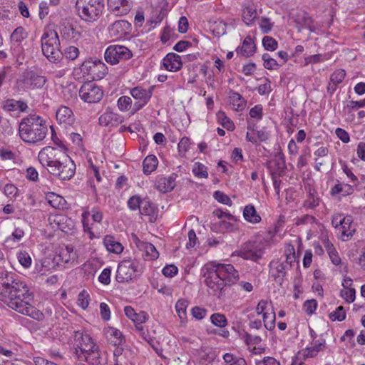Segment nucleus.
I'll list each match as a JSON object with an SVG mask.
<instances>
[{
    "label": "nucleus",
    "mask_w": 365,
    "mask_h": 365,
    "mask_svg": "<svg viewBox=\"0 0 365 365\" xmlns=\"http://www.w3.org/2000/svg\"><path fill=\"white\" fill-rule=\"evenodd\" d=\"M16 274L0 271V300L13 310L41 322L44 314L31 305L34 294L27 285L15 278Z\"/></svg>",
    "instance_id": "f257e3e1"
},
{
    "label": "nucleus",
    "mask_w": 365,
    "mask_h": 365,
    "mask_svg": "<svg viewBox=\"0 0 365 365\" xmlns=\"http://www.w3.org/2000/svg\"><path fill=\"white\" fill-rule=\"evenodd\" d=\"M38 159L49 173L62 180H70L75 174L76 165L71 158L61 150L51 146L41 150Z\"/></svg>",
    "instance_id": "f03ea898"
},
{
    "label": "nucleus",
    "mask_w": 365,
    "mask_h": 365,
    "mask_svg": "<svg viewBox=\"0 0 365 365\" xmlns=\"http://www.w3.org/2000/svg\"><path fill=\"white\" fill-rule=\"evenodd\" d=\"M206 286L215 294L222 293L227 286L235 284L239 279V273L231 264L209 262L202 268Z\"/></svg>",
    "instance_id": "7ed1b4c3"
},
{
    "label": "nucleus",
    "mask_w": 365,
    "mask_h": 365,
    "mask_svg": "<svg viewBox=\"0 0 365 365\" xmlns=\"http://www.w3.org/2000/svg\"><path fill=\"white\" fill-rule=\"evenodd\" d=\"M48 127L46 120L37 115H29L21 119L19 126L20 138L28 143H38L46 136Z\"/></svg>",
    "instance_id": "20e7f679"
},
{
    "label": "nucleus",
    "mask_w": 365,
    "mask_h": 365,
    "mask_svg": "<svg viewBox=\"0 0 365 365\" xmlns=\"http://www.w3.org/2000/svg\"><path fill=\"white\" fill-rule=\"evenodd\" d=\"M75 354L81 361L96 365L100 363V352L98 346L93 341L87 333L75 331L73 334Z\"/></svg>",
    "instance_id": "39448f33"
},
{
    "label": "nucleus",
    "mask_w": 365,
    "mask_h": 365,
    "mask_svg": "<svg viewBox=\"0 0 365 365\" xmlns=\"http://www.w3.org/2000/svg\"><path fill=\"white\" fill-rule=\"evenodd\" d=\"M41 50L47 59L54 63H59L63 58V52L60 49V40L56 31L46 29L41 38Z\"/></svg>",
    "instance_id": "423d86ee"
},
{
    "label": "nucleus",
    "mask_w": 365,
    "mask_h": 365,
    "mask_svg": "<svg viewBox=\"0 0 365 365\" xmlns=\"http://www.w3.org/2000/svg\"><path fill=\"white\" fill-rule=\"evenodd\" d=\"M76 6L83 20L93 21L101 14L104 2L103 0H77Z\"/></svg>",
    "instance_id": "0eeeda50"
},
{
    "label": "nucleus",
    "mask_w": 365,
    "mask_h": 365,
    "mask_svg": "<svg viewBox=\"0 0 365 365\" xmlns=\"http://www.w3.org/2000/svg\"><path fill=\"white\" fill-rule=\"evenodd\" d=\"M83 76H88L92 81H98L103 78L108 73L107 66L101 61L88 59L83 61L80 67Z\"/></svg>",
    "instance_id": "6e6552de"
},
{
    "label": "nucleus",
    "mask_w": 365,
    "mask_h": 365,
    "mask_svg": "<svg viewBox=\"0 0 365 365\" xmlns=\"http://www.w3.org/2000/svg\"><path fill=\"white\" fill-rule=\"evenodd\" d=\"M139 272V263L137 260L123 259L118 265L115 279L120 283L129 282L136 278Z\"/></svg>",
    "instance_id": "1a4fd4ad"
},
{
    "label": "nucleus",
    "mask_w": 365,
    "mask_h": 365,
    "mask_svg": "<svg viewBox=\"0 0 365 365\" xmlns=\"http://www.w3.org/2000/svg\"><path fill=\"white\" fill-rule=\"evenodd\" d=\"M132 57L133 53L131 51L121 45H110L106 48L104 53L105 60L111 65L118 64Z\"/></svg>",
    "instance_id": "9d476101"
},
{
    "label": "nucleus",
    "mask_w": 365,
    "mask_h": 365,
    "mask_svg": "<svg viewBox=\"0 0 365 365\" xmlns=\"http://www.w3.org/2000/svg\"><path fill=\"white\" fill-rule=\"evenodd\" d=\"M103 96V91L93 81H89L84 83L79 90L80 98L88 103L99 102L102 99Z\"/></svg>",
    "instance_id": "9b49d317"
},
{
    "label": "nucleus",
    "mask_w": 365,
    "mask_h": 365,
    "mask_svg": "<svg viewBox=\"0 0 365 365\" xmlns=\"http://www.w3.org/2000/svg\"><path fill=\"white\" fill-rule=\"evenodd\" d=\"M235 253L237 256L244 259L257 262L262 258L264 251L262 246L259 243L249 241L244 243Z\"/></svg>",
    "instance_id": "f8f14e48"
},
{
    "label": "nucleus",
    "mask_w": 365,
    "mask_h": 365,
    "mask_svg": "<svg viewBox=\"0 0 365 365\" xmlns=\"http://www.w3.org/2000/svg\"><path fill=\"white\" fill-rule=\"evenodd\" d=\"M269 274L271 278L278 284L282 285L287 275V271L289 268V264H287L281 259H274L269 264Z\"/></svg>",
    "instance_id": "ddd939ff"
},
{
    "label": "nucleus",
    "mask_w": 365,
    "mask_h": 365,
    "mask_svg": "<svg viewBox=\"0 0 365 365\" xmlns=\"http://www.w3.org/2000/svg\"><path fill=\"white\" fill-rule=\"evenodd\" d=\"M21 81L26 88L35 90L42 88L48 80L45 76L40 75L34 71H29L23 73Z\"/></svg>",
    "instance_id": "4468645a"
},
{
    "label": "nucleus",
    "mask_w": 365,
    "mask_h": 365,
    "mask_svg": "<svg viewBox=\"0 0 365 365\" xmlns=\"http://www.w3.org/2000/svg\"><path fill=\"white\" fill-rule=\"evenodd\" d=\"M130 93L133 98L138 100L133 106V113L137 112L145 106L152 96L150 89L147 90L141 86L132 88Z\"/></svg>",
    "instance_id": "2eb2a0df"
},
{
    "label": "nucleus",
    "mask_w": 365,
    "mask_h": 365,
    "mask_svg": "<svg viewBox=\"0 0 365 365\" xmlns=\"http://www.w3.org/2000/svg\"><path fill=\"white\" fill-rule=\"evenodd\" d=\"M131 30V24L125 20H118L108 27L109 34L115 38H120L128 34Z\"/></svg>",
    "instance_id": "dca6fc26"
},
{
    "label": "nucleus",
    "mask_w": 365,
    "mask_h": 365,
    "mask_svg": "<svg viewBox=\"0 0 365 365\" xmlns=\"http://www.w3.org/2000/svg\"><path fill=\"white\" fill-rule=\"evenodd\" d=\"M56 118L58 123L66 128L73 124L75 116L72 110L64 106L59 107L56 112Z\"/></svg>",
    "instance_id": "f3484780"
},
{
    "label": "nucleus",
    "mask_w": 365,
    "mask_h": 365,
    "mask_svg": "<svg viewBox=\"0 0 365 365\" xmlns=\"http://www.w3.org/2000/svg\"><path fill=\"white\" fill-rule=\"evenodd\" d=\"M123 121V118L121 115L108 110L98 118L99 124L105 127H116Z\"/></svg>",
    "instance_id": "a211bd4d"
},
{
    "label": "nucleus",
    "mask_w": 365,
    "mask_h": 365,
    "mask_svg": "<svg viewBox=\"0 0 365 365\" xmlns=\"http://www.w3.org/2000/svg\"><path fill=\"white\" fill-rule=\"evenodd\" d=\"M163 66L169 71L176 72L182 66L181 57L175 53H169L163 58Z\"/></svg>",
    "instance_id": "6ab92c4d"
},
{
    "label": "nucleus",
    "mask_w": 365,
    "mask_h": 365,
    "mask_svg": "<svg viewBox=\"0 0 365 365\" xmlns=\"http://www.w3.org/2000/svg\"><path fill=\"white\" fill-rule=\"evenodd\" d=\"M28 37V33L23 26H19L14 29L10 36L11 48L14 46V49H17L19 52L23 51L21 46L23 41Z\"/></svg>",
    "instance_id": "aec40b11"
},
{
    "label": "nucleus",
    "mask_w": 365,
    "mask_h": 365,
    "mask_svg": "<svg viewBox=\"0 0 365 365\" xmlns=\"http://www.w3.org/2000/svg\"><path fill=\"white\" fill-rule=\"evenodd\" d=\"M28 105L26 101H18L14 98H9L4 102L3 108L6 111L14 112H26L28 109Z\"/></svg>",
    "instance_id": "412c9836"
},
{
    "label": "nucleus",
    "mask_w": 365,
    "mask_h": 365,
    "mask_svg": "<svg viewBox=\"0 0 365 365\" xmlns=\"http://www.w3.org/2000/svg\"><path fill=\"white\" fill-rule=\"evenodd\" d=\"M125 316L131 319L135 324H143L148 319V314L144 311L137 313L131 306H125L124 308Z\"/></svg>",
    "instance_id": "4be33fe9"
},
{
    "label": "nucleus",
    "mask_w": 365,
    "mask_h": 365,
    "mask_svg": "<svg viewBox=\"0 0 365 365\" xmlns=\"http://www.w3.org/2000/svg\"><path fill=\"white\" fill-rule=\"evenodd\" d=\"M176 178L177 175L174 173L168 177L160 178L157 181L158 190L163 192H168L173 190L176 185Z\"/></svg>",
    "instance_id": "5701e85b"
},
{
    "label": "nucleus",
    "mask_w": 365,
    "mask_h": 365,
    "mask_svg": "<svg viewBox=\"0 0 365 365\" xmlns=\"http://www.w3.org/2000/svg\"><path fill=\"white\" fill-rule=\"evenodd\" d=\"M215 357V352L212 348L201 347L197 351V360L202 365H211Z\"/></svg>",
    "instance_id": "b1692460"
},
{
    "label": "nucleus",
    "mask_w": 365,
    "mask_h": 365,
    "mask_svg": "<svg viewBox=\"0 0 365 365\" xmlns=\"http://www.w3.org/2000/svg\"><path fill=\"white\" fill-rule=\"evenodd\" d=\"M128 4V0H108L109 8L113 12H116L115 15L127 14L130 10Z\"/></svg>",
    "instance_id": "393cba45"
},
{
    "label": "nucleus",
    "mask_w": 365,
    "mask_h": 365,
    "mask_svg": "<svg viewBox=\"0 0 365 365\" xmlns=\"http://www.w3.org/2000/svg\"><path fill=\"white\" fill-rule=\"evenodd\" d=\"M103 245L106 250L111 253L120 254L123 251V246L110 235H106L103 239Z\"/></svg>",
    "instance_id": "a878e982"
},
{
    "label": "nucleus",
    "mask_w": 365,
    "mask_h": 365,
    "mask_svg": "<svg viewBox=\"0 0 365 365\" xmlns=\"http://www.w3.org/2000/svg\"><path fill=\"white\" fill-rule=\"evenodd\" d=\"M60 33L61 36L66 39H77L81 36L80 31L69 23H63L61 25Z\"/></svg>",
    "instance_id": "bb28decb"
},
{
    "label": "nucleus",
    "mask_w": 365,
    "mask_h": 365,
    "mask_svg": "<svg viewBox=\"0 0 365 365\" xmlns=\"http://www.w3.org/2000/svg\"><path fill=\"white\" fill-rule=\"evenodd\" d=\"M256 46L252 40L250 36L245 38L242 46L237 50L238 54H240L245 57H250L255 53Z\"/></svg>",
    "instance_id": "cd10ccee"
},
{
    "label": "nucleus",
    "mask_w": 365,
    "mask_h": 365,
    "mask_svg": "<svg viewBox=\"0 0 365 365\" xmlns=\"http://www.w3.org/2000/svg\"><path fill=\"white\" fill-rule=\"evenodd\" d=\"M106 336L114 346L122 344L125 341V338L122 333L114 327H108L105 330Z\"/></svg>",
    "instance_id": "c85d7f7f"
},
{
    "label": "nucleus",
    "mask_w": 365,
    "mask_h": 365,
    "mask_svg": "<svg viewBox=\"0 0 365 365\" xmlns=\"http://www.w3.org/2000/svg\"><path fill=\"white\" fill-rule=\"evenodd\" d=\"M229 103L235 110H242L246 106V101L238 93L231 91L229 93Z\"/></svg>",
    "instance_id": "c756f323"
},
{
    "label": "nucleus",
    "mask_w": 365,
    "mask_h": 365,
    "mask_svg": "<svg viewBox=\"0 0 365 365\" xmlns=\"http://www.w3.org/2000/svg\"><path fill=\"white\" fill-rule=\"evenodd\" d=\"M243 217L246 221L252 224L258 223L262 220L260 215L257 213L252 205H248L245 207Z\"/></svg>",
    "instance_id": "7c9ffc66"
},
{
    "label": "nucleus",
    "mask_w": 365,
    "mask_h": 365,
    "mask_svg": "<svg viewBox=\"0 0 365 365\" xmlns=\"http://www.w3.org/2000/svg\"><path fill=\"white\" fill-rule=\"evenodd\" d=\"M59 260L62 262L68 264L73 262L76 259V254L71 246H65L61 247L58 254Z\"/></svg>",
    "instance_id": "2f4dec72"
},
{
    "label": "nucleus",
    "mask_w": 365,
    "mask_h": 365,
    "mask_svg": "<svg viewBox=\"0 0 365 365\" xmlns=\"http://www.w3.org/2000/svg\"><path fill=\"white\" fill-rule=\"evenodd\" d=\"M213 215L216 216L218 219L222 220L220 221L221 231H223L224 230H228L232 227V225L230 222H227L224 220V219H227L229 220L234 219V216L230 213L225 212L222 210L217 209L213 212Z\"/></svg>",
    "instance_id": "473e14b6"
},
{
    "label": "nucleus",
    "mask_w": 365,
    "mask_h": 365,
    "mask_svg": "<svg viewBox=\"0 0 365 365\" xmlns=\"http://www.w3.org/2000/svg\"><path fill=\"white\" fill-rule=\"evenodd\" d=\"M158 159L153 155H150L147 156L143 163V173L146 175L150 174L153 171H154L158 166Z\"/></svg>",
    "instance_id": "72a5a7b5"
},
{
    "label": "nucleus",
    "mask_w": 365,
    "mask_h": 365,
    "mask_svg": "<svg viewBox=\"0 0 365 365\" xmlns=\"http://www.w3.org/2000/svg\"><path fill=\"white\" fill-rule=\"evenodd\" d=\"M46 199L48 204L56 209H63L66 205L64 198L53 192L48 193Z\"/></svg>",
    "instance_id": "f704fd0d"
},
{
    "label": "nucleus",
    "mask_w": 365,
    "mask_h": 365,
    "mask_svg": "<svg viewBox=\"0 0 365 365\" xmlns=\"http://www.w3.org/2000/svg\"><path fill=\"white\" fill-rule=\"evenodd\" d=\"M354 188L348 184H336L331 190V195H336L342 193L343 195H349L353 193Z\"/></svg>",
    "instance_id": "c9c22d12"
},
{
    "label": "nucleus",
    "mask_w": 365,
    "mask_h": 365,
    "mask_svg": "<svg viewBox=\"0 0 365 365\" xmlns=\"http://www.w3.org/2000/svg\"><path fill=\"white\" fill-rule=\"evenodd\" d=\"M324 344L325 340L322 339L321 342L315 344L311 347H307L305 350L301 351L304 355V359L312 358L316 356L317 353L322 349V347L324 346Z\"/></svg>",
    "instance_id": "e433bc0d"
},
{
    "label": "nucleus",
    "mask_w": 365,
    "mask_h": 365,
    "mask_svg": "<svg viewBox=\"0 0 365 365\" xmlns=\"http://www.w3.org/2000/svg\"><path fill=\"white\" fill-rule=\"evenodd\" d=\"M257 16V10L252 6H247L243 9L242 19L247 25L252 24Z\"/></svg>",
    "instance_id": "4c0bfd02"
},
{
    "label": "nucleus",
    "mask_w": 365,
    "mask_h": 365,
    "mask_svg": "<svg viewBox=\"0 0 365 365\" xmlns=\"http://www.w3.org/2000/svg\"><path fill=\"white\" fill-rule=\"evenodd\" d=\"M352 222L353 218L351 216H343L341 214H335L331 220V224L336 228H339L341 225H348Z\"/></svg>",
    "instance_id": "58836bf2"
},
{
    "label": "nucleus",
    "mask_w": 365,
    "mask_h": 365,
    "mask_svg": "<svg viewBox=\"0 0 365 365\" xmlns=\"http://www.w3.org/2000/svg\"><path fill=\"white\" fill-rule=\"evenodd\" d=\"M139 211L141 215H148L150 217H153L155 215V206L148 199L143 200Z\"/></svg>",
    "instance_id": "ea45409f"
},
{
    "label": "nucleus",
    "mask_w": 365,
    "mask_h": 365,
    "mask_svg": "<svg viewBox=\"0 0 365 365\" xmlns=\"http://www.w3.org/2000/svg\"><path fill=\"white\" fill-rule=\"evenodd\" d=\"M262 58L264 61V66L267 69L277 70L282 66V63H279L276 59L272 58L269 53H264Z\"/></svg>",
    "instance_id": "a19ab883"
},
{
    "label": "nucleus",
    "mask_w": 365,
    "mask_h": 365,
    "mask_svg": "<svg viewBox=\"0 0 365 365\" xmlns=\"http://www.w3.org/2000/svg\"><path fill=\"white\" fill-rule=\"evenodd\" d=\"M141 245L140 250L144 251L150 259H155L158 257L159 253L153 244L145 242L144 244Z\"/></svg>",
    "instance_id": "79ce46f5"
},
{
    "label": "nucleus",
    "mask_w": 365,
    "mask_h": 365,
    "mask_svg": "<svg viewBox=\"0 0 365 365\" xmlns=\"http://www.w3.org/2000/svg\"><path fill=\"white\" fill-rule=\"evenodd\" d=\"M284 255L286 259L284 260L287 264H289V267H292L294 264L296 262V255H295V250L293 245H288L285 247Z\"/></svg>",
    "instance_id": "37998d69"
},
{
    "label": "nucleus",
    "mask_w": 365,
    "mask_h": 365,
    "mask_svg": "<svg viewBox=\"0 0 365 365\" xmlns=\"http://www.w3.org/2000/svg\"><path fill=\"white\" fill-rule=\"evenodd\" d=\"M210 321L215 326L223 328L227 325V320L223 314L214 313L210 317Z\"/></svg>",
    "instance_id": "c03bdc74"
},
{
    "label": "nucleus",
    "mask_w": 365,
    "mask_h": 365,
    "mask_svg": "<svg viewBox=\"0 0 365 365\" xmlns=\"http://www.w3.org/2000/svg\"><path fill=\"white\" fill-rule=\"evenodd\" d=\"M319 204V198L317 195H315L314 192H312L309 191V195L306 200L304 202L303 205L304 207L308 209H314Z\"/></svg>",
    "instance_id": "a18cd8bd"
},
{
    "label": "nucleus",
    "mask_w": 365,
    "mask_h": 365,
    "mask_svg": "<svg viewBox=\"0 0 365 365\" xmlns=\"http://www.w3.org/2000/svg\"><path fill=\"white\" fill-rule=\"evenodd\" d=\"M339 229L341 232V239L343 241L348 240L351 237H352L354 232H355V229L352 228V223H349L348 225H341Z\"/></svg>",
    "instance_id": "49530a36"
},
{
    "label": "nucleus",
    "mask_w": 365,
    "mask_h": 365,
    "mask_svg": "<svg viewBox=\"0 0 365 365\" xmlns=\"http://www.w3.org/2000/svg\"><path fill=\"white\" fill-rule=\"evenodd\" d=\"M259 26L262 34H269L274 26V22L266 16H262L259 22Z\"/></svg>",
    "instance_id": "de8ad7c7"
},
{
    "label": "nucleus",
    "mask_w": 365,
    "mask_h": 365,
    "mask_svg": "<svg viewBox=\"0 0 365 365\" xmlns=\"http://www.w3.org/2000/svg\"><path fill=\"white\" fill-rule=\"evenodd\" d=\"M210 30L216 36H221L226 33V24L222 21H215L211 26Z\"/></svg>",
    "instance_id": "09e8293b"
},
{
    "label": "nucleus",
    "mask_w": 365,
    "mask_h": 365,
    "mask_svg": "<svg viewBox=\"0 0 365 365\" xmlns=\"http://www.w3.org/2000/svg\"><path fill=\"white\" fill-rule=\"evenodd\" d=\"M189 304V302L185 299L178 300L175 304V310L180 319L186 317V310Z\"/></svg>",
    "instance_id": "8fccbe9b"
},
{
    "label": "nucleus",
    "mask_w": 365,
    "mask_h": 365,
    "mask_svg": "<svg viewBox=\"0 0 365 365\" xmlns=\"http://www.w3.org/2000/svg\"><path fill=\"white\" fill-rule=\"evenodd\" d=\"M218 120L220 121L222 125L228 130H233L235 125L233 122L225 115V112L220 111L217 113Z\"/></svg>",
    "instance_id": "3c124183"
},
{
    "label": "nucleus",
    "mask_w": 365,
    "mask_h": 365,
    "mask_svg": "<svg viewBox=\"0 0 365 365\" xmlns=\"http://www.w3.org/2000/svg\"><path fill=\"white\" fill-rule=\"evenodd\" d=\"M117 106L121 111H128L132 108V100L128 96H121L118 100Z\"/></svg>",
    "instance_id": "603ef678"
},
{
    "label": "nucleus",
    "mask_w": 365,
    "mask_h": 365,
    "mask_svg": "<svg viewBox=\"0 0 365 365\" xmlns=\"http://www.w3.org/2000/svg\"><path fill=\"white\" fill-rule=\"evenodd\" d=\"M330 319L333 322L339 321L341 322L346 318V311L344 307H338L335 311L331 312L329 315Z\"/></svg>",
    "instance_id": "864d4df0"
},
{
    "label": "nucleus",
    "mask_w": 365,
    "mask_h": 365,
    "mask_svg": "<svg viewBox=\"0 0 365 365\" xmlns=\"http://www.w3.org/2000/svg\"><path fill=\"white\" fill-rule=\"evenodd\" d=\"M263 321L265 328L268 330H272L275 327V313H264Z\"/></svg>",
    "instance_id": "5fc2aeb1"
},
{
    "label": "nucleus",
    "mask_w": 365,
    "mask_h": 365,
    "mask_svg": "<svg viewBox=\"0 0 365 365\" xmlns=\"http://www.w3.org/2000/svg\"><path fill=\"white\" fill-rule=\"evenodd\" d=\"M262 45L265 50L273 51L277 48V41L272 37L266 36L262 38Z\"/></svg>",
    "instance_id": "6e6d98bb"
},
{
    "label": "nucleus",
    "mask_w": 365,
    "mask_h": 365,
    "mask_svg": "<svg viewBox=\"0 0 365 365\" xmlns=\"http://www.w3.org/2000/svg\"><path fill=\"white\" fill-rule=\"evenodd\" d=\"M78 48L76 46H70L67 47L63 52V57L64 56L66 58L73 61L78 56Z\"/></svg>",
    "instance_id": "4d7b16f0"
},
{
    "label": "nucleus",
    "mask_w": 365,
    "mask_h": 365,
    "mask_svg": "<svg viewBox=\"0 0 365 365\" xmlns=\"http://www.w3.org/2000/svg\"><path fill=\"white\" fill-rule=\"evenodd\" d=\"M346 76V72L344 69L335 71L330 77V81L333 84H340Z\"/></svg>",
    "instance_id": "13d9d810"
},
{
    "label": "nucleus",
    "mask_w": 365,
    "mask_h": 365,
    "mask_svg": "<svg viewBox=\"0 0 365 365\" xmlns=\"http://www.w3.org/2000/svg\"><path fill=\"white\" fill-rule=\"evenodd\" d=\"M19 263L24 267L28 268L31 264V258L26 251H21L17 255Z\"/></svg>",
    "instance_id": "bf43d9fd"
},
{
    "label": "nucleus",
    "mask_w": 365,
    "mask_h": 365,
    "mask_svg": "<svg viewBox=\"0 0 365 365\" xmlns=\"http://www.w3.org/2000/svg\"><path fill=\"white\" fill-rule=\"evenodd\" d=\"M24 230L21 227H16L15 230H14V232H12V234L6 238V242H19L24 237Z\"/></svg>",
    "instance_id": "052dcab7"
},
{
    "label": "nucleus",
    "mask_w": 365,
    "mask_h": 365,
    "mask_svg": "<svg viewBox=\"0 0 365 365\" xmlns=\"http://www.w3.org/2000/svg\"><path fill=\"white\" fill-rule=\"evenodd\" d=\"M78 304L83 309H86L89 304V294L86 290L81 291L78 297Z\"/></svg>",
    "instance_id": "680f3d73"
},
{
    "label": "nucleus",
    "mask_w": 365,
    "mask_h": 365,
    "mask_svg": "<svg viewBox=\"0 0 365 365\" xmlns=\"http://www.w3.org/2000/svg\"><path fill=\"white\" fill-rule=\"evenodd\" d=\"M143 200L138 195L132 196L128 201V206L131 210H140Z\"/></svg>",
    "instance_id": "e2e57ef3"
},
{
    "label": "nucleus",
    "mask_w": 365,
    "mask_h": 365,
    "mask_svg": "<svg viewBox=\"0 0 365 365\" xmlns=\"http://www.w3.org/2000/svg\"><path fill=\"white\" fill-rule=\"evenodd\" d=\"M192 172L197 178H206L208 176L207 168L201 163H197V166L193 168Z\"/></svg>",
    "instance_id": "0e129e2a"
},
{
    "label": "nucleus",
    "mask_w": 365,
    "mask_h": 365,
    "mask_svg": "<svg viewBox=\"0 0 365 365\" xmlns=\"http://www.w3.org/2000/svg\"><path fill=\"white\" fill-rule=\"evenodd\" d=\"M341 294L348 303H351L355 300L356 291L354 288H347L341 291Z\"/></svg>",
    "instance_id": "69168bd1"
},
{
    "label": "nucleus",
    "mask_w": 365,
    "mask_h": 365,
    "mask_svg": "<svg viewBox=\"0 0 365 365\" xmlns=\"http://www.w3.org/2000/svg\"><path fill=\"white\" fill-rule=\"evenodd\" d=\"M207 309L200 307H194L191 310V314L194 318L197 320L204 319L207 314Z\"/></svg>",
    "instance_id": "338daca9"
},
{
    "label": "nucleus",
    "mask_w": 365,
    "mask_h": 365,
    "mask_svg": "<svg viewBox=\"0 0 365 365\" xmlns=\"http://www.w3.org/2000/svg\"><path fill=\"white\" fill-rule=\"evenodd\" d=\"M317 302L315 299L307 300L303 305V309L308 314H312L317 309Z\"/></svg>",
    "instance_id": "774afa93"
}]
</instances>
